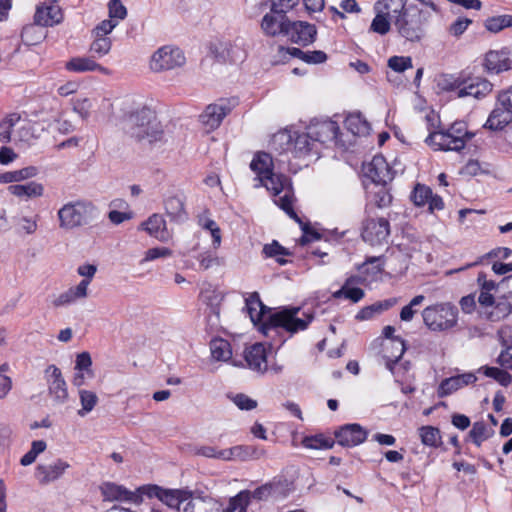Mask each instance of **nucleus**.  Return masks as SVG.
<instances>
[{"mask_svg": "<svg viewBox=\"0 0 512 512\" xmlns=\"http://www.w3.org/2000/svg\"><path fill=\"white\" fill-rule=\"evenodd\" d=\"M139 490L148 498H157L171 509L179 510L180 505L191 498L192 493L185 489H168L156 484H146Z\"/></svg>", "mask_w": 512, "mask_h": 512, "instance_id": "6e6552de", "label": "nucleus"}, {"mask_svg": "<svg viewBox=\"0 0 512 512\" xmlns=\"http://www.w3.org/2000/svg\"><path fill=\"white\" fill-rule=\"evenodd\" d=\"M395 328L387 325L382 330V335L385 338L391 340L392 349L395 350L396 354L385 355V366L393 374L397 368L398 362L406 350L405 341L400 337H394Z\"/></svg>", "mask_w": 512, "mask_h": 512, "instance_id": "a878e982", "label": "nucleus"}, {"mask_svg": "<svg viewBox=\"0 0 512 512\" xmlns=\"http://www.w3.org/2000/svg\"><path fill=\"white\" fill-rule=\"evenodd\" d=\"M462 386L459 382V379L457 376H452L449 378L443 379L437 389V395L440 398L447 397L454 393L455 391L461 389Z\"/></svg>", "mask_w": 512, "mask_h": 512, "instance_id": "13d9d810", "label": "nucleus"}, {"mask_svg": "<svg viewBox=\"0 0 512 512\" xmlns=\"http://www.w3.org/2000/svg\"><path fill=\"white\" fill-rule=\"evenodd\" d=\"M59 226L71 230L88 225L98 215V209L89 200H76L64 204L58 210Z\"/></svg>", "mask_w": 512, "mask_h": 512, "instance_id": "423d86ee", "label": "nucleus"}, {"mask_svg": "<svg viewBox=\"0 0 512 512\" xmlns=\"http://www.w3.org/2000/svg\"><path fill=\"white\" fill-rule=\"evenodd\" d=\"M88 296V292L84 290V286L76 285L74 287H70L65 292L61 293L54 301L53 305L55 307H63L68 306L79 299H84Z\"/></svg>", "mask_w": 512, "mask_h": 512, "instance_id": "a19ab883", "label": "nucleus"}, {"mask_svg": "<svg viewBox=\"0 0 512 512\" xmlns=\"http://www.w3.org/2000/svg\"><path fill=\"white\" fill-rule=\"evenodd\" d=\"M20 120V116L16 113L7 115L0 121V142L9 143L13 127Z\"/></svg>", "mask_w": 512, "mask_h": 512, "instance_id": "5fc2aeb1", "label": "nucleus"}, {"mask_svg": "<svg viewBox=\"0 0 512 512\" xmlns=\"http://www.w3.org/2000/svg\"><path fill=\"white\" fill-rule=\"evenodd\" d=\"M289 19L285 11H271L265 14L261 21V28L267 36L275 37L277 35H285Z\"/></svg>", "mask_w": 512, "mask_h": 512, "instance_id": "b1692460", "label": "nucleus"}, {"mask_svg": "<svg viewBox=\"0 0 512 512\" xmlns=\"http://www.w3.org/2000/svg\"><path fill=\"white\" fill-rule=\"evenodd\" d=\"M291 42L308 46L316 40L317 29L314 24L306 21H290L285 33Z\"/></svg>", "mask_w": 512, "mask_h": 512, "instance_id": "6ab92c4d", "label": "nucleus"}, {"mask_svg": "<svg viewBox=\"0 0 512 512\" xmlns=\"http://www.w3.org/2000/svg\"><path fill=\"white\" fill-rule=\"evenodd\" d=\"M418 434L422 444L425 446L439 448L443 443L441 432L437 427L431 425L421 426L418 428Z\"/></svg>", "mask_w": 512, "mask_h": 512, "instance_id": "37998d69", "label": "nucleus"}, {"mask_svg": "<svg viewBox=\"0 0 512 512\" xmlns=\"http://www.w3.org/2000/svg\"><path fill=\"white\" fill-rule=\"evenodd\" d=\"M509 369L494 366H482L478 369L486 377L492 378L503 387H508L512 383V375L508 372Z\"/></svg>", "mask_w": 512, "mask_h": 512, "instance_id": "c03bdc74", "label": "nucleus"}, {"mask_svg": "<svg viewBox=\"0 0 512 512\" xmlns=\"http://www.w3.org/2000/svg\"><path fill=\"white\" fill-rule=\"evenodd\" d=\"M380 3L383 4L391 19L395 18V15L401 14L409 6L407 5V0H381Z\"/></svg>", "mask_w": 512, "mask_h": 512, "instance_id": "0e129e2a", "label": "nucleus"}, {"mask_svg": "<svg viewBox=\"0 0 512 512\" xmlns=\"http://www.w3.org/2000/svg\"><path fill=\"white\" fill-rule=\"evenodd\" d=\"M212 358L217 361H228L232 357V349L229 341L223 338H214L210 342Z\"/></svg>", "mask_w": 512, "mask_h": 512, "instance_id": "a18cd8bd", "label": "nucleus"}, {"mask_svg": "<svg viewBox=\"0 0 512 512\" xmlns=\"http://www.w3.org/2000/svg\"><path fill=\"white\" fill-rule=\"evenodd\" d=\"M45 378L48 384L49 395L57 404H63L68 399L67 384L61 370L54 364L45 369Z\"/></svg>", "mask_w": 512, "mask_h": 512, "instance_id": "4468645a", "label": "nucleus"}, {"mask_svg": "<svg viewBox=\"0 0 512 512\" xmlns=\"http://www.w3.org/2000/svg\"><path fill=\"white\" fill-rule=\"evenodd\" d=\"M200 270H208L213 266H222L224 259L220 258L215 251L205 250L196 256Z\"/></svg>", "mask_w": 512, "mask_h": 512, "instance_id": "864d4df0", "label": "nucleus"}, {"mask_svg": "<svg viewBox=\"0 0 512 512\" xmlns=\"http://www.w3.org/2000/svg\"><path fill=\"white\" fill-rule=\"evenodd\" d=\"M123 130L130 139L139 144L153 147L166 142L164 126L156 111L148 105L126 113Z\"/></svg>", "mask_w": 512, "mask_h": 512, "instance_id": "f03ea898", "label": "nucleus"}, {"mask_svg": "<svg viewBox=\"0 0 512 512\" xmlns=\"http://www.w3.org/2000/svg\"><path fill=\"white\" fill-rule=\"evenodd\" d=\"M387 185L388 183L374 184V187L368 192V200L365 207L368 215L374 207L382 209L391 205L393 197Z\"/></svg>", "mask_w": 512, "mask_h": 512, "instance_id": "c756f323", "label": "nucleus"}, {"mask_svg": "<svg viewBox=\"0 0 512 512\" xmlns=\"http://www.w3.org/2000/svg\"><path fill=\"white\" fill-rule=\"evenodd\" d=\"M250 169L256 175L255 180L259 182L255 187H265L274 196V200L281 196H287L288 199L294 197L290 177L274 172L273 158L269 153L264 151L256 152L250 163Z\"/></svg>", "mask_w": 512, "mask_h": 512, "instance_id": "7ed1b4c3", "label": "nucleus"}, {"mask_svg": "<svg viewBox=\"0 0 512 512\" xmlns=\"http://www.w3.org/2000/svg\"><path fill=\"white\" fill-rule=\"evenodd\" d=\"M493 434L494 431L489 428L484 421H477L473 423L472 429L468 434V439L477 447H480L482 443L489 439Z\"/></svg>", "mask_w": 512, "mask_h": 512, "instance_id": "49530a36", "label": "nucleus"}, {"mask_svg": "<svg viewBox=\"0 0 512 512\" xmlns=\"http://www.w3.org/2000/svg\"><path fill=\"white\" fill-rule=\"evenodd\" d=\"M245 365L233 362L234 366L247 367L259 374H264L268 369L267 349L262 343H254L244 350Z\"/></svg>", "mask_w": 512, "mask_h": 512, "instance_id": "f3484780", "label": "nucleus"}, {"mask_svg": "<svg viewBox=\"0 0 512 512\" xmlns=\"http://www.w3.org/2000/svg\"><path fill=\"white\" fill-rule=\"evenodd\" d=\"M213 53L216 59L221 62H237L245 57V52L236 43L222 41L215 45Z\"/></svg>", "mask_w": 512, "mask_h": 512, "instance_id": "2f4dec72", "label": "nucleus"}, {"mask_svg": "<svg viewBox=\"0 0 512 512\" xmlns=\"http://www.w3.org/2000/svg\"><path fill=\"white\" fill-rule=\"evenodd\" d=\"M79 399L81 403V409H79L77 413L81 417H84L90 413L98 403V397L96 393L90 390H79Z\"/></svg>", "mask_w": 512, "mask_h": 512, "instance_id": "8fccbe9b", "label": "nucleus"}, {"mask_svg": "<svg viewBox=\"0 0 512 512\" xmlns=\"http://www.w3.org/2000/svg\"><path fill=\"white\" fill-rule=\"evenodd\" d=\"M425 326L433 332H443L457 325L458 308L450 302L427 306L421 313Z\"/></svg>", "mask_w": 512, "mask_h": 512, "instance_id": "0eeeda50", "label": "nucleus"}, {"mask_svg": "<svg viewBox=\"0 0 512 512\" xmlns=\"http://www.w3.org/2000/svg\"><path fill=\"white\" fill-rule=\"evenodd\" d=\"M172 250L167 247H154L150 248L145 252V256L141 263L154 261L159 258H166L172 255Z\"/></svg>", "mask_w": 512, "mask_h": 512, "instance_id": "338daca9", "label": "nucleus"}, {"mask_svg": "<svg viewBox=\"0 0 512 512\" xmlns=\"http://www.w3.org/2000/svg\"><path fill=\"white\" fill-rule=\"evenodd\" d=\"M262 252L265 258H274L280 265L287 263V260H285L283 256H288L291 254L276 240H273L270 244L264 245Z\"/></svg>", "mask_w": 512, "mask_h": 512, "instance_id": "09e8293b", "label": "nucleus"}, {"mask_svg": "<svg viewBox=\"0 0 512 512\" xmlns=\"http://www.w3.org/2000/svg\"><path fill=\"white\" fill-rule=\"evenodd\" d=\"M390 222L387 218L367 216L362 222L361 237L371 246H381L388 242Z\"/></svg>", "mask_w": 512, "mask_h": 512, "instance_id": "1a4fd4ad", "label": "nucleus"}, {"mask_svg": "<svg viewBox=\"0 0 512 512\" xmlns=\"http://www.w3.org/2000/svg\"><path fill=\"white\" fill-rule=\"evenodd\" d=\"M484 25L488 31L498 33L504 28L512 27V15L505 14L489 17Z\"/></svg>", "mask_w": 512, "mask_h": 512, "instance_id": "6e6d98bb", "label": "nucleus"}, {"mask_svg": "<svg viewBox=\"0 0 512 512\" xmlns=\"http://www.w3.org/2000/svg\"><path fill=\"white\" fill-rule=\"evenodd\" d=\"M283 483L280 479L273 478L271 481L250 491V498L257 501H266L270 497L279 498L286 494L282 491Z\"/></svg>", "mask_w": 512, "mask_h": 512, "instance_id": "473e14b6", "label": "nucleus"}, {"mask_svg": "<svg viewBox=\"0 0 512 512\" xmlns=\"http://www.w3.org/2000/svg\"><path fill=\"white\" fill-rule=\"evenodd\" d=\"M387 65L397 73H402L413 67L412 58L410 56H392L388 59Z\"/></svg>", "mask_w": 512, "mask_h": 512, "instance_id": "680f3d73", "label": "nucleus"}, {"mask_svg": "<svg viewBox=\"0 0 512 512\" xmlns=\"http://www.w3.org/2000/svg\"><path fill=\"white\" fill-rule=\"evenodd\" d=\"M8 192L21 200L27 201L29 199L42 197L44 194V186L39 182L30 181L25 184H12L8 187Z\"/></svg>", "mask_w": 512, "mask_h": 512, "instance_id": "72a5a7b5", "label": "nucleus"}, {"mask_svg": "<svg viewBox=\"0 0 512 512\" xmlns=\"http://www.w3.org/2000/svg\"><path fill=\"white\" fill-rule=\"evenodd\" d=\"M111 47L112 41L109 37L94 36V40L89 47V52L95 59L102 58L110 52Z\"/></svg>", "mask_w": 512, "mask_h": 512, "instance_id": "603ef678", "label": "nucleus"}, {"mask_svg": "<svg viewBox=\"0 0 512 512\" xmlns=\"http://www.w3.org/2000/svg\"><path fill=\"white\" fill-rule=\"evenodd\" d=\"M65 69L73 73L99 72L103 75H110L109 68L96 62L93 56L72 57L65 63Z\"/></svg>", "mask_w": 512, "mask_h": 512, "instance_id": "393cba45", "label": "nucleus"}, {"mask_svg": "<svg viewBox=\"0 0 512 512\" xmlns=\"http://www.w3.org/2000/svg\"><path fill=\"white\" fill-rule=\"evenodd\" d=\"M410 199L417 207L428 205L429 213L441 211L445 207L442 197L433 194L432 189L425 184L417 183L410 194Z\"/></svg>", "mask_w": 512, "mask_h": 512, "instance_id": "2eb2a0df", "label": "nucleus"}, {"mask_svg": "<svg viewBox=\"0 0 512 512\" xmlns=\"http://www.w3.org/2000/svg\"><path fill=\"white\" fill-rule=\"evenodd\" d=\"M474 136L475 134L468 130L466 122L455 121L448 129L426 137L425 143L435 151H461Z\"/></svg>", "mask_w": 512, "mask_h": 512, "instance_id": "39448f33", "label": "nucleus"}, {"mask_svg": "<svg viewBox=\"0 0 512 512\" xmlns=\"http://www.w3.org/2000/svg\"><path fill=\"white\" fill-rule=\"evenodd\" d=\"M70 464L63 459H56L49 464H38L35 468V478L41 485H47L60 479Z\"/></svg>", "mask_w": 512, "mask_h": 512, "instance_id": "412c9836", "label": "nucleus"}, {"mask_svg": "<svg viewBox=\"0 0 512 512\" xmlns=\"http://www.w3.org/2000/svg\"><path fill=\"white\" fill-rule=\"evenodd\" d=\"M142 227L150 236L161 242H167L171 238L166 227V221L159 214L151 215L142 223Z\"/></svg>", "mask_w": 512, "mask_h": 512, "instance_id": "f704fd0d", "label": "nucleus"}, {"mask_svg": "<svg viewBox=\"0 0 512 512\" xmlns=\"http://www.w3.org/2000/svg\"><path fill=\"white\" fill-rule=\"evenodd\" d=\"M92 103L88 98L73 100V111L77 113L83 120L90 116Z\"/></svg>", "mask_w": 512, "mask_h": 512, "instance_id": "774afa93", "label": "nucleus"}, {"mask_svg": "<svg viewBox=\"0 0 512 512\" xmlns=\"http://www.w3.org/2000/svg\"><path fill=\"white\" fill-rule=\"evenodd\" d=\"M185 60V56L179 48L165 45L152 54L150 69L154 72L172 70L182 66Z\"/></svg>", "mask_w": 512, "mask_h": 512, "instance_id": "9d476101", "label": "nucleus"}, {"mask_svg": "<svg viewBox=\"0 0 512 512\" xmlns=\"http://www.w3.org/2000/svg\"><path fill=\"white\" fill-rule=\"evenodd\" d=\"M264 454L265 450L261 447L254 445H237L224 449L222 456L223 460L248 461L260 459Z\"/></svg>", "mask_w": 512, "mask_h": 512, "instance_id": "7c9ffc66", "label": "nucleus"}, {"mask_svg": "<svg viewBox=\"0 0 512 512\" xmlns=\"http://www.w3.org/2000/svg\"><path fill=\"white\" fill-rule=\"evenodd\" d=\"M59 0H43L36 7L34 22L42 27H52L63 20V12L58 5Z\"/></svg>", "mask_w": 512, "mask_h": 512, "instance_id": "ddd939ff", "label": "nucleus"}, {"mask_svg": "<svg viewBox=\"0 0 512 512\" xmlns=\"http://www.w3.org/2000/svg\"><path fill=\"white\" fill-rule=\"evenodd\" d=\"M233 108L234 103L231 100L220 99L216 103L209 104L199 116V120L208 130H215Z\"/></svg>", "mask_w": 512, "mask_h": 512, "instance_id": "f8f14e48", "label": "nucleus"}, {"mask_svg": "<svg viewBox=\"0 0 512 512\" xmlns=\"http://www.w3.org/2000/svg\"><path fill=\"white\" fill-rule=\"evenodd\" d=\"M308 132L315 142L322 144L334 142L338 139L340 128L337 122L332 120H324L316 122L308 127Z\"/></svg>", "mask_w": 512, "mask_h": 512, "instance_id": "5701e85b", "label": "nucleus"}, {"mask_svg": "<svg viewBox=\"0 0 512 512\" xmlns=\"http://www.w3.org/2000/svg\"><path fill=\"white\" fill-rule=\"evenodd\" d=\"M362 281V278L359 276H349L346 278L341 288L332 293V297L337 300L346 299L352 303H358L365 296L364 290L357 286L361 284Z\"/></svg>", "mask_w": 512, "mask_h": 512, "instance_id": "cd10ccee", "label": "nucleus"}, {"mask_svg": "<svg viewBox=\"0 0 512 512\" xmlns=\"http://www.w3.org/2000/svg\"><path fill=\"white\" fill-rule=\"evenodd\" d=\"M345 125L354 135H365L369 133L370 124L360 113L351 114L345 120Z\"/></svg>", "mask_w": 512, "mask_h": 512, "instance_id": "de8ad7c7", "label": "nucleus"}, {"mask_svg": "<svg viewBox=\"0 0 512 512\" xmlns=\"http://www.w3.org/2000/svg\"><path fill=\"white\" fill-rule=\"evenodd\" d=\"M250 490H242L234 497H231L227 508L231 512H247V508L251 503Z\"/></svg>", "mask_w": 512, "mask_h": 512, "instance_id": "3c124183", "label": "nucleus"}, {"mask_svg": "<svg viewBox=\"0 0 512 512\" xmlns=\"http://www.w3.org/2000/svg\"><path fill=\"white\" fill-rule=\"evenodd\" d=\"M389 16L387 13H377L371 22L369 31L379 35H386L391 29Z\"/></svg>", "mask_w": 512, "mask_h": 512, "instance_id": "4d7b16f0", "label": "nucleus"}, {"mask_svg": "<svg viewBox=\"0 0 512 512\" xmlns=\"http://www.w3.org/2000/svg\"><path fill=\"white\" fill-rule=\"evenodd\" d=\"M295 198L288 199L287 196H281L274 200V203L282 209L291 219L297 222L302 230V236L299 238L298 243L302 246L321 238L319 232L311 227L309 222H304L295 212L293 208Z\"/></svg>", "mask_w": 512, "mask_h": 512, "instance_id": "9b49d317", "label": "nucleus"}, {"mask_svg": "<svg viewBox=\"0 0 512 512\" xmlns=\"http://www.w3.org/2000/svg\"><path fill=\"white\" fill-rule=\"evenodd\" d=\"M227 397L240 409L245 411H251L258 405L257 401L250 398L244 393H229Z\"/></svg>", "mask_w": 512, "mask_h": 512, "instance_id": "bf43d9fd", "label": "nucleus"}, {"mask_svg": "<svg viewBox=\"0 0 512 512\" xmlns=\"http://www.w3.org/2000/svg\"><path fill=\"white\" fill-rule=\"evenodd\" d=\"M293 157L302 158L310 155L314 147V141L312 140L309 132H299L293 130Z\"/></svg>", "mask_w": 512, "mask_h": 512, "instance_id": "4c0bfd02", "label": "nucleus"}, {"mask_svg": "<svg viewBox=\"0 0 512 512\" xmlns=\"http://www.w3.org/2000/svg\"><path fill=\"white\" fill-rule=\"evenodd\" d=\"M364 174L374 184L390 183L394 179V173L383 155H375L372 160L364 165Z\"/></svg>", "mask_w": 512, "mask_h": 512, "instance_id": "a211bd4d", "label": "nucleus"}, {"mask_svg": "<svg viewBox=\"0 0 512 512\" xmlns=\"http://www.w3.org/2000/svg\"><path fill=\"white\" fill-rule=\"evenodd\" d=\"M335 444V436H327L323 433L308 435L302 439L303 447L307 449L326 450L333 448Z\"/></svg>", "mask_w": 512, "mask_h": 512, "instance_id": "79ce46f5", "label": "nucleus"}, {"mask_svg": "<svg viewBox=\"0 0 512 512\" xmlns=\"http://www.w3.org/2000/svg\"><path fill=\"white\" fill-rule=\"evenodd\" d=\"M512 122V108L508 105H501L497 100L494 109L490 112L484 128L491 131H502Z\"/></svg>", "mask_w": 512, "mask_h": 512, "instance_id": "c85d7f7f", "label": "nucleus"}, {"mask_svg": "<svg viewBox=\"0 0 512 512\" xmlns=\"http://www.w3.org/2000/svg\"><path fill=\"white\" fill-rule=\"evenodd\" d=\"M293 130L283 129L275 133L270 140V147L278 154L291 153L293 155Z\"/></svg>", "mask_w": 512, "mask_h": 512, "instance_id": "58836bf2", "label": "nucleus"}, {"mask_svg": "<svg viewBox=\"0 0 512 512\" xmlns=\"http://www.w3.org/2000/svg\"><path fill=\"white\" fill-rule=\"evenodd\" d=\"M458 98L473 97L483 99L492 92L493 85L490 81L479 76L464 75Z\"/></svg>", "mask_w": 512, "mask_h": 512, "instance_id": "dca6fc26", "label": "nucleus"}, {"mask_svg": "<svg viewBox=\"0 0 512 512\" xmlns=\"http://www.w3.org/2000/svg\"><path fill=\"white\" fill-rule=\"evenodd\" d=\"M424 300H425V296L422 294L416 295L415 297H413L411 299V301L401 309L400 315H399L401 321L410 322L414 318V315L417 312L415 307L421 305Z\"/></svg>", "mask_w": 512, "mask_h": 512, "instance_id": "052dcab7", "label": "nucleus"}, {"mask_svg": "<svg viewBox=\"0 0 512 512\" xmlns=\"http://www.w3.org/2000/svg\"><path fill=\"white\" fill-rule=\"evenodd\" d=\"M101 491L104 499L108 501H128L134 504L143 502L144 494L139 490V487L136 491H130L122 485L107 482L102 486Z\"/></svg>", "mask_w": 512, "mask_h": 512, "instance_id": "4be33fe9", "label": "nucleus"}, {"mask_svg": "<svg viewBox=\"0 0 512 512\" xmlns=\"http://www.w3.org/2000/svg\"><path fill=\"white\" fill-rule=\"evenodd\" d=\"M472 23V20L466 17H458L453 23L450 24L448 32L450 35L459 38Z\"/></svg>", "mask_w": 512, "mask_h": 512, "instance_id": "69168bd1", "label": "nucleus"}, {"mask_svg": "<svg viewBox=\"0 0 512 512\" xmlns=\"http://www.w3.org/2000/svg\"><path fill=\"white\" fill-rule=\"evenodd\" d=\"M398 303V298L391 297L385 300L376 301L375 303L365 306L358 311L355 319L358 321H366L372 319L375 315H380L383 312L391 309Z\"/></svg>", "mask_w": 512, "mask_h": 512, "instance_id": "c9c22d12", "label": "nucleus"}, {"mask_svg": "<svg viewBox=\"0 0 512 512\" xmlns=\"http://www.w3.org/2000/svg\"><path fill=\"white\" fill-rule=\"evenodd\" d=\"M431 15L416 5H409L401 14L395 15L393 24L399 35L409 42H420L425 36V26Z\"/></svg>", "mask_w": 512, "mask_h": 512, "instance_id": "20e7f679", "label": "nucleus"}, {"mask_svg": "<svg viewBox=\"0 0 512 512\" xmlns=\"http://www.w3.org/2000/svg\"><path fill=\"white\" fill-rule=\"evenodd\" d=\"M463 77L464 74H440L435 78L436 87L440 92L454 93L458 97Z\"/></svg>", "mask_w": 512, "mask_h": 512, "instance_id": "ea45409f", "label": "nucleus"}, {"mask_svg": "<svg viewBox=\"0 0 512 512\" xmlns=\"http://www.w3.org/2000/svg\"><path fill=\"white\" fill-rule=\"evenodd\" d=\"M164 208L166 215L173 222L183 223L188 219L184 202L180 197L170 196L166 198L164 201Z\"/></svg>", "mask_w": 512, "mask_h": 512, "instance_id": "e433bc0d", "label": "nucleus"}, {"mask_svg": "<svg viewBox=\"0 0 512 512\" xmlns=\"http://www.w3.org/2000/svg\"><path fill=\"white\" fill-rule=\"evenodd\" d=\"M335 442L343 447H355L362 444L368 436V431L360 424H345L334 432Z\"/></svg>", "mask_w": 512, "mask_h": 512, "instance_id": "aec40b11", "label": "nucleus"}, {"mask_svg": "<svg viewBox=\"0 0 512 512\" xmlns=\"http://www.w3.org/2000/svg\"><path fill=\"white\" fill-rule=\"evenodd\" d=\"M245 308L259 331L271 340L270 346L279 349L294 334L304 331L314 320L313 312H304L298 317L300 307H284L281 311L271 313L269 307L263 304L258 292H252L245 298Z\"/></svg>", "mask_w": 512, "mask_h": 512, "instance_id": "f257e3e1", "label": "nucleus"}, {"mask_svg": "<svg viewBox=\"0 0 512 512\" xmlns=\"http://www.w3.org/2000/svg\"><path fill=\"white\" fill-rule=\"evenodd\" d=\"M512 52L507 49L491 50L486 53L484 67L491 73H501L512 69Z\"/></svg>", "mask_w": 512, "mask_h": 512, "instance_id": "bb28decb", "label": "nucleus"}, {"mask_svg": "<svg viewBox=\"0 0 512 512\" xmlns=\"http://www.w3.org/2000/svg\"><path fill=\"white\" fill-rule=\"evenodd\" d=\"M97 272V266L94 264H82L78 266L77 273L82 276L83 279L78 283V285H84V290L88 292V286L92 282L95 274Z\"/></svg>", "mask_w": 512, "mask_h": 512, "instance_id": "e2e57ef3", "label": "nucleus"}]
</instances>
